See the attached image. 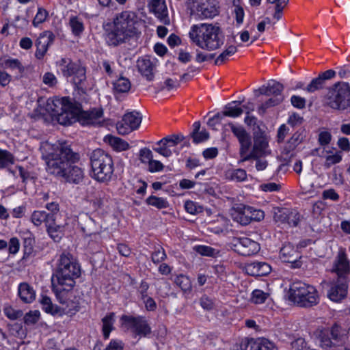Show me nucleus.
Returning <instances> with one entry per match:
<instances>
[{"label": "nucleus", "mask_w": 350, "mask_h": 350, "mask_svg": "<svg viewBox=\"0 0 350 350\" xmlns=\"http://www.w3.org/2000/svg\"><path fill=\"white\" fill-rule=\"evenodd\" d=\"M46 156V170L62 182L79 185L85 178L83 169L77 163L80 154L66 141L57 142L50 146Z\"/></svg>", "instance_id": "f257e3e1"}, {"label": "nucleus", "mask_w": 350, "mask_h": 350, "mask_svg": "<svg viewBox=\"0 0 350 350\" xmlns=\"http://www.w3.org/2000/svg\"><path fill=\"white\" fill-rule=\"evenodd\" d=\"M136 14L131 11H123L113 18L112 23L104 25L105 39L110 46H118L137 36L140 32Z\"/></svg>", "instance_id": "f03ea898"}, {"label": "nucleus", "mask_w": 350, "mask_h": 350, "mask_svg": "<svg viewBox=\"0 0 350 350\" xmlns=\"http://www.w3.org/2000/svg\"><path fill=\"white\" fill-rule=\"evenodd\" d=\"M230 126L231 131L237 138L240 144L239 154L241 157L240 162L258 159L270 154L268 148V140L263 131L259 129L254 133V144L252 148V138L243 126L235 125L232 122L225 125Z\"/></svg>", "instance_id": "7ed1b4c3"}, {"label": "nucleus", "mask_w": 350, "mask_h": 350, "mask_svg": "<svg viewBox=\"0 0 350 350\" xmlns=\"http://www.w3.org/2000/svg\"><path fill=\"white\" fill-rule=\"evenodd\" d=\"M189 36L198 46L208 51L219 49L224 44L225 40L221 28L216 25L209 23L192 25Z\"/></svg>", "instance_id": "20e7f679"}, {"label": "nucleus", "mask_w": 350, "mask_h": 350, "mask_svg": "<svg viewBox=\"0 0 350 350\" xmlns=\"http://www.w3.org/2000/svg\"><path fill=\"white\" fill-rule=\"evenodd\" d=\"M81 275V267L70 253H63L57 260V267L54 269L51 282L73 288L75 280Z\"/></svg>", "instance_id": "39448f33"}, {"label": "nucleus", "mask_w": 350, "mask_h": 350, "mask_svg": "<svg viewBox=\"0 0 350 350\" xmlns=\"http://www.w3.org/2000/svg\"><path fill=\"white\" fill-rule=\"evenodd\" d=\"M89 157L92 177L101 183L109 181L114 171L111 157L103 150L97 148L89 154Z\"/></svg>", "instance_id": "423d86ee"}, {"label": "nucleus", "mask_w": 350, "mask_h": 350, "mask_svg": "<svg viewBox=\"0 0 350 350\" xmlns=\"http://www.w3.org/2000/svg\"><path fill=\"white\" fill-rule=\"evenodd\" d=\"M46 110L53 119L62 125H70L75 122L79 113V109L75 106L68 97L61 100H47Z\"/></svg>", "instance_id": "0eeeda50"}, {"label": "nucleus", "mask_w": 350, "mask_h": 350, "mask_svg": "<svg viewBox=\"0 0 350 350\" xmlns=\"http://www.w3.org/2000/svg\"><path fill=\"white\" fill-rule=\"evenodd\" d=\"M289 299L299 307L310 308L317 305L319 298L314 286L297 281L290 286Z\"/></svg>", "instance_id": "6e6552de"}, {"label": "nucleus", "mask_w": 350, "mask_h": 350, "mask_svg": "<svg viewBox=\"0 0 350 350\" xmlns=\"http://www.w3.org/2000/svg\"><path fill=\"white\" fill-rule=\"evenodd\" d=\"M327 105L340 111H350V85L346 82H338L329 89Z\"/></svg>", "instance_id": "1a4fd4ad"}, {"label": "nucleus", "mask_w": 350, "mask_h": 350, "mask_svg": "<svg viewBox=\"0 0 350 350\" xmlns=\"http://www.w3.org/2000/svg\"><path fill=\"white\" fill-rule=\"evenodd\" d=\"M348 331L339 323H334L330 328L321 332V346L325 349H332L343 345L348 339Z\"/></svg>", "instance_id": "9d476101"}, {"label": "nucleus", "mask_w": 350, "mask_h": 350, "mask_svg": "<svg viewBox=\"0 0 350 350\" xmlns=\"http://www.w3.org/2000/svg\"><path fill=\"white\" fill-rule=\"evenodd\" d=\"M59 66L64 77H74L73 82L75 85H79L85 80V69L79 64L73 62L68 58H62L59 62Z\"/></svg>", "instance_id": "9b49d317"}, {"label": "nucleus", "mask_w": 350, "mask_h": 350, "mask_svg": "<svg viewBox=\"0 0 350 350\" xmlns=\"http://www.w3.org/2000/svg\"><path fill=\"white\" fill-rule=\"evenodd\" d=\"M332 272L335 273L337 275V278L342 280V281L349 280L350 262L344 248H340L336 256Z\"/></svg>", "instance_id": "f8f14e48"}, {"label": "nucleus", "mask_w": 350, "mask_h": 350, "mask_svg": "<svg viewBox=\"0 0 350 350\" xmlns=\"http://www.w3.org/2000/svg\"><path fill=\"white\" fill-rule=\"evenodd\" d=\"M121 319L128 327L133 328L135 334L138 336L145 337L151 333V327L144 317L123 315Z\"/></svg>", "instance_id": "ddd939ff"}, {"label": "nucleus", "mask_w": 350, "mask_h": 350, "mask_svg": "<svg viewBox=\"0 0 350 350\" xmlns=\"http://www.w3.org/2000/svg\"><path fill=\"white\" fill-rule=\"evenodd\" d=\"M232 249L240 255L248 256L258 253L260 247L256 241L247 237H241L233 240Z\"/></svg>", "instance_id": "4468645a"}, {"label": "nucleus", "mask_w": 350, "mask_h": 350, "mask_svg": "<svg viewBox=\"0 0 350 350\" xmlns=\"http://www.w3.org/2000/svg\"><path fill=\"white\" fill-rule=\"evenodd\" d=\"M280 255L284 262L292 264L293 268L301 267L302 265L299 260L301 256L292 245L287 244L282 247L280 251Z\"/></svg>", "instance_id": "2eb2a0df"}, {"label": "nucleus", "mask_w": 350, "mask_h": 350, "mask_svg": "<svg viewBox=\"0 0 350 350\" xmlns=\"http://www.w3.org/2000/svg\"><path fill=\"white\" fill-rule=\"evenodd\" d=\"M55 36L50 31H45L40 34L36 41V57L40 59L43 58L48 50V47L53 42Z\"/></svg>", "instance_id": "dca6fc26"}, {"label": "nucleus", "mask_w": 350, "mask_h": 350, "mask_svg": "<svg viewBox=\"0 0 350 350\" xmlns=\"http://www.w3.org/2000/svg\"><path fill=\"white\" fill-rule=\"evenodd\" d=\"M284 85L275 80H270L266 85H263L258 90H255L254 93L255 96L258 97L260 95H266L273 96H283L282 91Z\"/></svg>", "instance_id": "f3484780"}, {"label": "nucleus", "mask_w": 350, "mask_h": 350, "mask_svg": "<svg viewBox=\"0 0 350 350\" xmlns=\"http://www.w3.org/2000/svg\"><path fill=\"white\" fill-rule=\"evenodd\" d=\"M348 282L349 281H342V280L336 278V282L327 293L328 297L336 302L345 298L347 293Z\"/></svg>", "instance_id": "a211bd4d"}, {"label": "nucleus", "mask_w": 350, "mask_h": 350, "mask_svg": "<svg viewBox=\"0 0 350 350\" xmlns=\"http://www.w3.org/2000/svg\"><path fill=\"white\" fill-rule=\"evenodd\" d=\"M251 213L250 206L243 204H237L230 210L232 219L237 223L245 226L250 224L249 215Z\"/></svg>", "instance_id": "6ab92c4d"}, {"label": "nucleus", "mask_w": 350, "mask_h": 350, "mask_svg": "<svg viewBox=\"0 0 350 350\" xmlns=\"http://www.w3.org/2000/svg\"><path fill=\"white\" fill-rule=\"evenodd\" d=\"M51 287L57 301L62 305L68 304L70 298H75L73 295V288L59 284L58 282H51Z\"/></svg>", "instance_id": "aec40b11"}, {"label": "nucleus", "mask_w": 350, "mask_h": 350, "mask_svg": "<svg viewBox=\"0 0 350 350\" xmlns=\"http://www.w3.org/2000/svg\"><path fill=\"white\" fill-rule=\"evenodd\" d=\"M197 14L200 18H212L219 14L217 2L215 0H206L198 4Z\"/></svg>", "instance_id": "412c9836"}, {"label": "nucleus", "mask_w": 350, "mask_h": 350, "mask_svg": "<svg viewBox=\"0 0 350 350\" xmlns=\"http://www.w3.org/2000/svg\"><path fill=\"white\" fill-rule=\"evenodd\" d=\"M103 116L102 108H94L89 111H82L79 118L83 125H94L100 123Z\"/></svg>", "instance_id": "4be33fe9"}, {"label": "nucleus", "mask_w": 350, "mask_h": 350, "mask_svg": "<svg viewBox=\"0 0 350 350\" xmlns=\"http://www.w3.org/2000/svg\"><path fill=\"white\" fill-rule=\"evenodd\" d=\"M245 271L248 275L252 276H264L271 272V267L265 262L254 261L245 266Z\"/></svg>", "instance_id": "5701e85b"}, {"label": "nucleus", "mask_w": 350, "mask_h": 350, "mask_svg": "<svg viewBox=\"0 0 350 350\" xmlns=\"http://www.w3.org/2000/svg\"><path fill=\"white\" fill-rule=\"evenodd\" d=\"M81 230L89 237H92L96 242L100 241V235L96 224L90 217L85 215L80 222Z\"/></svg>", "instance_id": "b1692460"}, {"label": "nucleus", "mask_w": 350, "mask_h": 350, "mask_svg": "<svg viewBox=\"0 0 350 350\" xmlns=\"http://www.w3.org/2000/svg\"><path fill=\"white\" fill-rule=\"evenodd\" d=\"M18 294L24 303H31L36 299V292L27 283L22 282L18 288Z\"/></svg>", "instance_id": "393cba45"}, {"label": "nucleus", "mask_w": 350, "mask_h": 350, "mask_svg": "<svg viewBox=\"0 0 350 350\" xmlns=\"http://www.w3.org/2000/svg\"><path fill=\"white\" fill-rule=\"evenodd\" d=\"M137 66L139 72L144 76L148 81L153 79V64L150 59L142 57L138 59Z\"/></svg>", "instance_id": "a878e982"}, {"label": "nucleus", "mask_w": 350, "mask_h": 350, "mask_svg": "<svg viewBox=\"0 0 350 350\" xmlns=\"http://www.w3.org/2000/svg\"><path fill=\"white\" fill-rule=\"evenodd\" d=\"M55 217L53 214H48L44 211H34L31 216V221L36 226H40L43 222L51 224Z\"/></svg>", "instance_id": "bb28decb"}, {"label": "nucleus", "mask_w": 350, "mask_h": 350, "mask_svg": "<svg viewBox=\"0 0 350 350\" xmlns=\"http://www.w3.org/2000/svg\"><path fill=\"white\" fill-rule=\"evenodd\" d=\"M40 303L42 306V308L46 313L52 315H62L64 312L62 308L55 304H53L51 299L46 295H43L40 300Z\"/></svg>", "instance_id": "cd10ccee"}, {"label": "nucleus", "mask_w": 350, "mask_h": 350, "mask_svg": "<svg viewBox=\"0 0 350 350\" xmlns=\"http://www.w3.org/2000/svg\"><path fill=\"white\" fill-rule=\"evenodd\" d=\"M23 259L27 258L33 252V246L35 244V238L32 233L27 232L23 236Z\"/></svg>", "instance_id": "c85d7f7f"}, {"label": "nucleus", "mask_w": 350, "mask_h": 350, "mask_svg": "<svg viewBox=\"0 0 350 350\" xmlns=\"http://www.w3.org/2000/svg\"><path fill=\"white\" fill-rule=\"evenodd\" d=\"M104 142L109 144L117 151L126 150L129 148V144L126 141L111 135H106L104 138Z\"/></svg>", "instance_id": "c756f323"}, {"label": "nucleus", "mask_w": 350, "mask_h": 350, "mask_svg": "<svg viewBox=\"0 0 350 350\" xmlns=\"http://www.w3.org/2000/svg\"><path fill=\"white\" fill-rule=\"evenodd\" d=\"M142 116L139 112L132 111L127 113L122 117V121L125 124H128L131 129H137L142 122Z\"/></svg>", "instance_id": "7c9ffc66"}, {"label": "nucleus", "mask_w": 350, "mask_h": 350, "mask_svg": "<svg viewBox=\"0 0 350 350\" xmlns=\"http://www.w3.org/2000/svg\"><path fill=\"white\" fill-rule=\"evenodd\" d=\"M251 350H277L275 345L266 338L252 339Z\"/></svg>", "instance_id": "2f4dec72"}, {"label": "nucleus", "mask_w": 350, "mask_h": 350, "mask_svg": "<svg viewBox=\"0 0 350 350\" xmlns=\"http://www.w3.org/2000/svg\"><path fill=\"white\" fill-rule=\"evenodd\" d=\"M306 137L304 130L297 131L288 141L285 150L288 152L295 150L299 144L303 142Z\"/></svg>", "instance_id": "473e14b6"}, {"label": "nucleus", "mask_w": 350, "mask_h": 350, "mask_svg": "<svg viewBox=\"0 0 350 350\" xmlns=\"http://www.w3.org/2000/svg\"><path fill=\"white\" fill-rule=\"evenodd\" d=\"M0 67L3 68H10L11 70H18V73L22 74L24 72V67L21 64V62L18 59L8 58L5 59L3 57L0 58Z\"/></svg>", "instance_id": "72a5a7b5"}, {"label": "nucleus", "mask_w": 350, "mask_h": 350, "mask_svg": "<svg viewBox=\"0 0 350 350\" xmlns=\"http://www.w3.org/2000/svg\"><path fill=\"white\" fill-rule=\"evenodd\" d=\"M46 227L47 232L51 237V238L53 239V240L55 242H59L61 240L63 235V227L55 224V218H53L51 224H48Z\"/></svg>", "instance_id": "f704fd0d"}, {"label": "nucleus", "mask_w": 350, "mask_h": 350, "mask_svg": "<svg viewBox=\"0 0 350 350\" xmlns=\"http://www.w3.org/2000/svg\"><path fill=\"white\" fill-rule=\"evenodd\" d=\"M150 10L159 18H163L167 16V7L165 0H152L150 3Z\"/></svg>", "instance_id": "c9c22d12"}, {"label": "nucleus", "mask_w": 350, "mask_h": 350, "mask_svg": "<svg viewBox=\"0 0 350 350\" xmlns=\"http://www.w3.org/2000/svg\"><path fill=\"white\" fill-rule=\"evenodd\" d=\"M103 322V334L105 339H108L110 332L113 329V324L114 323V313L111 312L107 314L102 319Z\"/></svg>", "instance_id": "e433bc0d"}, {"label": "nucleus", "mask_w": 350, "mask_h": 350, "mask_svg": "<svg viewBox=\"0 0 350 350\" xmlns=\"http://www.w3.org/2000/svg\"><path fill=\"white\" fill-rule=\"evenodd\" d=\"M131 87L130 81L125 77H120L113 83V90L116 94L127 93Z\"/></svg>", "instance_id": "4c0bfd02"}, {"label": "nucleus", "mask_w": 350, "mask_h": 350, "mask_svg": "<svg viewBox=\"0 0 350 350\" xmlns=\"http://www.w3.org/2000/svg\"><path fill=\"white\" fill-rule=\"evenodd\" d=\"M146 203L148 205L152 206L158 209L166 208L170 206L168 201L165 198L157 197L153 195L149 196L146 200Z\"/></svg>", "instance_id": "58836bf2"}, {"label": "nucleus", "mask_w": 350, "mask_h": 350, "mask_svg": "<svg viewBox=\"0 0 350 350\" xmlns=\"http://www.w3.org/2000/svg\"><path fill=\"white\" fill-rule=\"evenodd\" d=\"M284 100V96H273L263 103L258 107V113L263 115L269 107H274L280 104Z\"/></svg>", "instance_id": "ea45409f"}, {"label": "nucleus", "mask_w": 350, "mask_h": 350, "mask_svg": "<svg viewBox=\"0 0 350 350\" xmlns=\"http://www.w3.org/2000/svg\"><path fill=\"white\" fill-rule=\"evenodd\" d=\"M174 282L183 291L187 293L191 291V282L189 277L180 274L174 278Z\"/></svg>", "instance_id": "a19ab883"}, {"label": "nucleus", "mask_w": 350, "mask_h": 350, "mask_svg": "<svg viewBox=\"0 0 350 350\" xmlns=\"http://www.w3.org/2000/svg\"><path fill=\"white\" fill-rule=\"evenodd\" d=\"M69 25L72 33L76 36H80L84 30L83 23L77 16L70 17Z\"/></svg>", "instance_id": "79ce46f5"}, {"label": "nucleus", "mask_w": 350, "mask_h": 350, "mask_svg": "<svg viewBox=\"0 0 350 350\" xmlns=\"http://www.w3.org/2000/svg\"><path fill=\"white\" fill-rule=\"evenodd\" d=\"M243 112V109L241 107H239L237 105H232V103H228L225 106V109L222 113L223 116H228L231 118H237L241 116Z\"/></svg>", "instance_id": "37998d69"}, {"label": "nucleus", "mask_w": 350, "mask_h": 350, "mask_svg": "<svg viewBox=\"0 0 350 350\" xmlns=\"http://www.w3.org/2000/svg\"><path fill=\"white\" fill-rule=\"evenodd\" d=\"M164 141V137L157 142L156 143V146L153 147L152 149L159 154L165 157H169L172 155V152L171 149L169 148V146L166 144V142Z\"/></svg>", "instance_id": "c03bdc74"}, {"label": "nucleus", "mask_w": 350, "mask_h": 350, "mask_svg": "<svg viewBox=\"0 0 350 350\" xmlns=\"http://www.w3.org/2000/svg\"><path fill=\"white\" fill-rule=\"evenodd\" d=\"M124 343L120 340H111L103 350H123ZM93 350H101V344L96 343Z\"/></svg>", "instance_id": "a18cd8bd"}, {"label": "nucleus", "mask_w": 350, "mask_h": 350, "mask_svg": "<svg viewBox=\"0 0 350 350\" xmlns=\"http://www.w3.org/2000/svg\"><path fill=\"white\" fill-rule=\"evenodd\" d=\"M325 82L319 75L317 77L313 79L311 82L308 85L306 90L308 92H314L317 90L323 89L325 87Z\"/></svg>", "instance_id": "49530a36"}, {"label": "nucleus", "mask_w": 350, "mask_h": 350, "mask_svg": "<svg viewBox=\"0 0 350 350\" xmlns=\"http://www.w3.org/2000/svg\"><path fill=\"white\" fill-rule=\"evenodd\" d=\"M69 304H65L64 306L65 307L64 308H62V310L64 312L63 314H67L68 315H72L75 314L77 312H78L80 309V305L78 301H76V297L72 299V298L70 299V301H68Z\"/></svg>", "instance_id": "de8ad7c7"}, {"label": "nucleus", "mask_w": 350, "mask_h": 350, "mask_svg": "<svg viewBox=\"0 0 350 350\" xmlns=\"http://www.w3.org/2000/svg\"><path fill=\"white\" fill-rule=\"evenodd\" d=\"M342 161L341 151H337L335 154L325 157L323 166L325 169H329L333 165L339 163Z\"/></svg>", "instance_id": "09e8293b"}, {"label": "nucleus", "mask_w": 350, "mask_h": 350, "mask_svg": "<svg viewBox=\"0 0 350 350\" xmlns=\"http://www.w3.org/2000/svg\"><path fill=\"white\" fill-rule=\"evenodd\" d=\"M167 255L164 249L160 246L154 247V250L152 253L151 259L154 264L159 263L165 260Z\"/></svg>", "instance_id": "8fccbe9b"}, {"label": "nucleus", "mask_w": 350, "mask_h": 350, "mask_svg": "<svg viewBox=\"0 0 350 350\" xmlns=\"http://www.w3.org/2000/svg\"><path fill=\"white\" fill-rule=\"evenodd\" d=\"M289 209L286 208H277L274 211L273 218L275 221L281 223H286L288 221V216L290 213Z\"/></svg>", "instance_id": "3c124183"}, {"label": "nucleus", "mask_w": 350, "mask_h": 350, "mask_svg": "<svg viewBox=\"0 0 350 350\" xmlns=\"http://www.w3.org/2000/svg\"><path fill=\"white\" fill-rule=\"evenodd\" d=\"M14 161V157L9 151L0 149V166L1 167L13 164Z\"/></svg>", "instance_id": "603ef678"}, {"label": "nucleus", "mask_w": 350, "mask_h": 350, "mask_svg": "<svg viewBox=\"0 0 350 350\" xmlns=\"http://www.w3.org/2000/svg\"><path fill=\"white\" fill-rule=\"evenodd\" d=\"M185 139V137L183 135L179 133L176 135L174 134L165 137L163 142H167L166 144H167L169 148L170 149L172 147L176 146Z\"/></svg>", "instance_id": "864d4df0"}, {"label": "nucleus", "mask_w": 350, "mask_h": 350, "mask_svg": "<svg viewBox=\"0 0 350 350\" xmlns=\"http://www.w3.org/2000/svg\"><path fill=\"white\" fill-rule=\"evenodd\" d=\"M49 16V12L43 8H38V12L33 20V25L38 27L40 24L44 23Z\"/></svg>", "instance_id": "5fc2aeb1"}, {"label": "nucleus", "mask_w": 350, "mask_h": 350, "mask_svg": "<svg viewBox=\"0 0 350 350\" xmlns=\"http://www.w3.org/2000/svg\"><path fill=\"white\" fill-rule=\"evenodd\" d=\"M228 175L232 180L239 182L243 181L247 178L246 171L241 168L229 171Z\"/></svg>", "instance_id": "6e6d98bb"}, {"label": "nucleus", "mask_w": 350, "mask_h": 350, "mask_svg": "<svg viewBox=\"0 0 350 350\" xmlns=\"http://www.w3.org/2000/svg\"><path fill=\"white\" fill-rule=\"evenodd\" d=\"M185 208L187 213L192 215H196L203 211L202 206L191 200H187L185 202Z\"/></svg>", "instance_id": "4d7b16f0"}, {"label": "nucleus", "mask_w": 350, "mask_h": 350, "mask_svg": "<svg viewBox=\"0 0 350 350\" xmlns=\"http://www.w3.org/2000/svg\"><path fill=\"white\" fill-rule=\"evenodd\" d=\"M5 315L10 319L16 320L23 315L21 310H15L10 306H5L3 309Z\"/></svg>", "instance_id": "13d9d810"}, {"label": "nucleus", "mask_w": 350, "mask_h": 350, "mask_svg": "<svg viewBox=\"0 0 350 350\" xmlns=\"http://www.w3.org/2000/svg\"><path fill=\"white\" fill-rule=\"evenodd\" d=\"M267 297L268 294L261 290L256 289L252 292V301L256 304H260L265 301Z\"/></svg>", "instance_id": "bf43d9fd"}, {"label": "nucleus", "mask_w": 350, "mask_h": 350, "mask_svg": "<svg viewBox=\"0 0 350 350\" xmlns=\"http://www.w3.org/2000/svg\"><path fill=\"white\" fill-rule=\"evenodd\" d=\"M40 312L38 310L30 311L24 317V322L27 325H33L36 323L40 319Z\"/></svg>", "instance_id": "052dcab7"}, {"label": "nucleus", "mask_w": 350, "mask_h": 350, "mask_svg": "<svg viewBox=\"0 0 350 350\" xmlns=\"http://www.w3.org/2000/svg\"><path fill=\"white\" fill-rule=\"evenodd\" d=\"M194 250L202 256H214L215 254V250L206 245H196L194 247Z\"/></svg>", "instance_id": "680f3d73"}, {"label": "nucleus", "mask_w": 350, "mask_h": 350, "mask_svg": "<svg viewBox=\"0 0 350 350\" xmlns=\"http://www.w3.org/2000/svg\"><path fill=\"white\" fill-rule=\"evenodd\" d=\"M9 332L14 336H21L23 334V329L21 323H14L8 325Z\"/></svg>", "instance_id": "e2e57ef3"}, {"label": "nucleus", "mask_w": 350, "mask_h": 350, "mask_svg": "<svg viewBox=\"0 0 350 350\" xmlns=\"http://www.w3.org/2000/svg\"><path fill=\"white\" fill-rule=\"evenodd\" d=\"M139 156L140 161L144 163H148L152 159H153V154L152 151L147 148H142L139 150Z\"/></svg>", "instance_id": "0e129e2a"}, {"label": "nucleus", "mask_w": 350, "mask_h": 350, "mask_svg": "<svg viewBox=\"0 0 350 350\" xmlns=\"http://www.w3.org/2000/svg\"><path fill=\"white\" fill-rule=\"evenodd\" d=\"M190 137L193 139L195 144H199L207 140L209 137V134L206 130L199 131L198 134L191 135Z\"/></svg>", "instance_id": "69168bd1"}, {"label": "nucleus", "mask_w": 350, "mask_h": 350, "mask_svg": "<svg viewBox=\"0 0 350 350\" xmlns=\"http://www.w3.org/2000/svg\"><path fill=\"white\" fill-rule=\"evenodd\" d=\"M300 221V215L295 211H290L286 223L291 226H297Z\"/></svg>", "instance_id": "338daca9"}, {"label": "nucleus", "mask_w": 350, "mask_h": 350, "mask_svg": "<svg viewBox=\"0 0 350 350\" xmlns=\"http://www.w3.org/2000/svg\"><path fill=\"white\" fill-rule=\"evenodd\" d=\"M43 83L49 87H53L57 83V78L52 72H46L43 75L42 79Z\"/></svg>", "instance_id": "774afa93"}]
</instances>
